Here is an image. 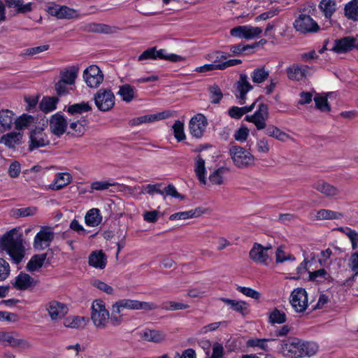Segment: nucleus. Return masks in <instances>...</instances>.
Returning <instances> with one entry per match:
<instances>
[{
  "mask_svg": "<svg viewBox=\"0 0 358 358\" xmlns=\"http://www.w3.org/2000/svg\"><path fill=\"white\" fill-rule=\"evenodd\" d=\"M0 252L10 257L14 264L20 263L25 255V249L20 237L14 236V230L6 232L0 239Z\"/></svg>",
  "mask_w": 358,
  "mask_h": 358,
  "instance_id": "nucleus-1",
  "label": "nucleus"
},
{
  "mask_svg": "<svg viewBox=\"0 0 358 358\" xmlns=\"http://www.w3.org/2000/svg\"><path fill=\"white\" fill-rule=\"evenodd\" d=\"M91 320L97 329H104L108 327L110 319L109 311L106 303L101 299H96L92 303Z\"/></svg>",
  "mask_w": 358,
  "mask_h": 358,
  "instance_id": "nucleus-2",
  "label": "nucleus"
},
{
  "mask_svg": "<svg viewBox=\"0 0 358 358\" xmlns=\"http://www.w3.org/2000/svg\"><path fill=\"white\" fill-rule=\"evenodd\" d=\"M229 154L234 164L238 168L244 169L255 164V156L249 150L241 146H231Z\"/></svg>",
  "mask_w": 358,
  "mask_h": 358,
  "instance_id": "nucleus-3",
  "label": "nucleus"
},
{
  "mask_svg": "<svg viewBox=\"0 0 358 358\" xmlns=\"http://www.w3.org/2000/svg\"><path fill=\"white\" fill-rule=\"evenodd\" d=\"M113 305V310L117 313H123L124 310H152L157 308V306L152 302L141 301L130 299H123L116 301Z\"/></svg>",
  "mask_w": 358,
  "mask_h": 358,
  "instance_id": "nucleus-4",
  "label": "nucleus"
},
{
  "mask_svg": "<svg viewBox=\"0 0 358 358\" xmlns=\"http://www.w3.org/2000/svg\"><path fill=\"white\" fill-rule=\"evenodd\" d=\"M97 108L101 111H108L115 105V97L113 92L109 89H99L94 96Z\"/></svg>",
  "mask_w": 358,
  "mask_h": 358,
  "instance_id": "nucleus-5",
  "label": "nucleus"
},
{
  "mask_svg": "<svg viewBox=\"0 0 358 358\" xmlns=\"http://www.w3.org/2000/svg\"><path fill=\"white\" fill-rule=\"evenodd\" d=\"M54 238L55 233L51 227H42L34 238L33 248L38 251L43 250L50 247Z\"/></svg>",
  "mask_w": 358,
  "mask_h": 358,
  "instance_id": "nucleus-6",
  "label": "nucleus"
},
{
  "mask_svg": "<svg viewBox=\"0 0 358 358\" xmlns=\"http://www.w3.org/2000/svg\"><path fill=\"white\" fill-rule=\"evenodd\" d=\"M289 303L296 313H303L308 307V294L305 289L298 287L290 294Z\"/></svg>",
  "mask_w": 358,
  "mask_h": 358,
  "instance_id": "nucleus-7",
  "label": "nucleus"
},
{
  "mask_svg": "<svg viewBox=\"0 0 358 358\" xmlns=\"http://www.w3.org/2000/svg\"><path fill=\"white\" fill-rule=\"evenodd\" d=\"M44 308L52 321H58L64 318L69 312V308L66 303L56 300L48 301L45 304Z\"/></svg>",
  "mask_w": 358,
  "mask_h": 358,
  "instance_id": "nucleus-8",
  "label": "nucleus"
},
{
  "mask_svg": "<svg viewBox=\"0 0 358 358\" xmlns=\"http://www.w3.org/2000/svg\"><path fill=\"white\" fill-rule=\"evenodd\" d=\"M268 106L264 103H260L254 114L245 117V120L253 123L257 129L262 130L266 127V120L268 119Z\"/></svg>",
  "mask_w": 358,
  "mask_h": 358,
  "instance_id": "nucleus-9",
  "label": "nucleus"
},
{
  "mask_svg": "<svg viewBox=\"0 0 358 358\" xmlns=\"http://www.w3.org/2000/svg\"><path fill=\"white\" fill-rule=\"evenodd\" d=\"M278 352L287 358H300L299 339L289 338L279 344Z\"/></svg>",
  "mask_w": 358,
  "mask_h": 358,
  "instance_id": "nucleus-10",
  "label": "nucleus"
},
{
  "mask_svg": "<svg viewBox=\"0 0 358 358\" xmlns=\"http://www.w3.org/2000/svg\"><path fill=\"white\" fill-rule=\"evenodd\" d=\"M294 28L302 34L317 32L320 29L318 24L310 16L300 15L294 21Z\"/></svg>",
  "mask_w": 358,
  "mask_h": 358,
  "instance_id": "nucleus-11",
  "label": "nucleus"
},
{
  "mask_svg": "<svg viewBox=\"0 0 358 358\" xmlns=\"http://www.w3.org/2000/svg\"><path fill=\"white\" fill-rule=\"evenodd\" d=\"M48 134L43 127H36L29 134V149L32 151L34 149L43 148L50 144Z\"/></svg>",
  "mask_w": 358,
  "mask_h": 358,
  "instance_id": "nucleus-12",
  "label": "nucleus"
},
{
  "mask_svg": "<svg viewBox=\"0 0 358 358\" xmlns=\"http://www.w3.org/2000/svg\"><path fill=\"white\" fill-rule=\"evenodd\" d=\"M262 31V29L258 27L241 25L232 28L230 30V34L233 37L250 40L258 37Z\"/></svg>",
  "mask_w": 358,
  "mask_h": 358,
  "instance_id": "nucleus-13",
  "label": "nucleus"
},
{
  "mask_svg": "<svg viewBox=\"0 0 358 358\" xmlns=\"http://www.w3.org/2000/svg\"><path fill=\"white\" fill-rule=\"evenodd\" d=\"M83 78L88 87L95 88L102 83L103 74L98 66L91 65L84 71Z\"/></svg>",
  "mask_w": 358,
  "mask_h": 358,
  "instance_id": "nucleus-14",
  "label": "nucleus"
},
{
  "mask_svg": "<svg viewBox=\"0 0 358 358\" xmlns=\"http://www.w3.org/2000/svg\"><path fill=\"white\" fill-rule=\"evenodd\" d=\"M207 125L206 117L201 113L196 114L189 121V132L193 137L200 138L203 136Z\"/></svg>",
  "mask_w": 358,
  "mask_h": 358,
  "instance_id": "nucleus-15",
  "label": "nucleus"
},
{
  "mask_svg": "<svg viewBox=\"0 0 358 358\" xmlns=\"http://www.w3.org/2000/svg\"><path fill=\"white\" fill-rule=\"evenodd\" d=\"M311 68L301 64H293L286 69L287 78L291 80L301 81L310 75Z\"/></svg>",
  "mask_w": 358,
  "mask_h": 358,
  "instance_id": "nucleus-16",
  "label": "nucleus"
},
{
  "mask_svg": "<svg viewBox=\"0 0 358 358\" xmlns=\"http://www.w3.org/2000/svg\"><path fill=\"white\" fill-rule=\"evenodd\" d=\"M271 248V246L264 247L261 244L255 243L249 252V257L257 264L267 265L269 258L268 251Z\"/></svg>",
  "mask_w": 358,
  "mask_h": 358,
  "instance_id": "nucleus-17",
  "label": "nucleus"
},
{
  "mask_svg": "<svg viewBox=\"0 0 358 358\" xmlns=\"http://www.w3.org/2000/svg\"><path fill=\"white\" fill-rule=\"evenodd\" d=\"M236 85V96L239 100L240 104H243L245 102L246 94L253 89L252 85L248 80V77L246 74L241 73L239 78L235 84Z\"/></svg>",
  "mask_w": 358,
  "mask_h": 358,
  "instance_id": "nucleus-18",
  "label": "nucleus"
},
{
  "mask_svg": "<svg viewBox=\"0 0 358 358\" xmlns=\"http://www.w3.org/2000/svg\"><path fill=\"white\" fill-rule=\"evenodd\" d=\"M47 11L58 19H73L78 17L77 10L66 6L52 5L48 8Z\"/></svg>",
  "mask_w": 358,
  "mask_h": 358,
  "instance_id": "nucleus-19",
  "label": "nucleus"
},
{
  "mask_svg": "<svg viewBox=\"0 0 358 358\" xmlns=\"http://www.w3.org/2000/svg\"><path fill=\"white\" fill-rule=\"evenodd\" d=\"M171 116V112L169 110L162 111L158 113L145 115L133 118L130 121L132 126H138L143 123H150L162 120H165Z\"/></svg>",
  "mask_w": 358,
  "mask_h": 358,
  "instance_id": "nucleus-20",
  "label": "nucleus"
},
{
  "mask_svg": "<svg viewBox=\"0 0 358 358\" xmlns=\"http://www.w3.org/2000/svg\"><path fill=\"white\" fill-rule=\"evenodd\" d=\"M72 179V176L69 173H57L55 174L54 180L45 189L53 191L60 190L69 185Z\"/></svg>",
  "mask_w": 358,
  "mask_h": 358,
  "instance_id": "nucleus-21",
  "label": "nucleus"
},
{
  "mask_svg": "<svg viewBox=\"0 0 358 358\" xmlns=\"http://www.w3.org/2000/svg\"><path fill=\"white\" fill-rule=\"evenodd\" d=\"M67 124L66 120L59 113L52 115L50 120V130L52 133L57 136H61L65 133L67 129Z\"/></svg>",
  "mask_w": 358,
  "mask_h": 358,
  "instance_id": "nucleus-22",
  "label": "nucleus"
},
{
  "mask_svg": "<svg viewBox=\"0 0 358 358\" xmlns=\"http://www.w3.org/2000/svg\"><path fill=\"white\" fill-rule=\"evenodd\" d=\"M352 36H348L334 41L331 51L337 54H344L353 50Z\"/></svg>",
  "mask_w": 358,
  "mask_h": 358,
  "instance_id": "nucleus-23",
  "label": "nucleus"
},
{
  "mask_svg": "<svg viewBox=\"0 0 358 358\" xmlns=\"http://www.w3.org/2000/svg\"><path fill=\"white\" fill-rule=\"evenodd\" d=\"M37 281L29 274L20 273L15 279L13 286L19 290H26L36 285Z\"/></svg>",
  "mask_w": 358,
  "mask_h": 358,
  "instance_id": "nucleus-24",
  "label": "nucleus"
},
{
  "mask_svg": "<svg viewBox=\"0 0 358 358\" xmlns=\"http://www.w3.org/2000/svg\"><path fill=\"white\" fill-rule=\"evenodd\" d=\"M15 122V114L8 109L0 110V133H3L12 128Z\"/></svg>",
  "mask_w": 358,
  "mask_h": 358,
  "instance_id": "nucleus-25",
  "label": "nucleus"
},
{
  "mask_svg": "<svg viewBox=\"0 0 358 358\" xmlns=\"http://www.w3.org/2000/svg\"><path fill=\"white\" fill-rule=\"evenodd\" d=\"M79 68L78 66H67L59 72V79L68 85H73L78 74Z\"/></svg>",
  "mask_w": 358,
  "mask_h": 358,
  "instance_id": "nucleus-26",
  "label": "nucleus"
},
{
  "mask_svg": "<svg viewBox=\"0 0 358 358\" xmlns=\"http://www.w3.org/2000/svg\"><path fill=\"white\" fill-rule=\"evenodd\" d=\"M89 265L98 269H103L106 267L107 258L102 250L93 251L89 256Z\"/></svg>",
  "mask_w": 358,
  "mask_h": 358,
  "instance_id": "nucleus-27",
  "label": "nucleus"
},
{
  "mask_svg": "<svg viewBox=\"0 0 358 358\" xmlns=\"http://www.w3.org/2000/svg\"><path fill=\"white\" fill-rule=\"evenodd\" d=\"M313 188L326 196L331 197L339 194L338 189L324 180H318L313 185Z\"/></svg>",
  "mask_w": 358,
  "mask_h": 358,
  "instance_id": "nucleus-28",
  "label": "nucleus"
},
{
  "mask_svg": "<svg viewBox=\"0 0 358 358\" xmlns=\"http://www.w3.org/2000/svg\"><path fill=\"white\" fill-rule=\"evenodd\" d=\"M87 127L88 121L83 116L76 120H70L69 128L71 130L72 135L75 136H82L86 131Z\"/></svg>",
  "mask_w": 358,
  "mask_h": 358,
  "instance_id": "nucleus-29",
  "label": "nucleus"
},
{
  "mask_svg": "<svg viewBox=\"0 0 358 358\" xmlns=\"http://www.w3.org/2000/svg\"><path fill=\"white\" fill-rule=\"evenodd\" d=\"M89 319L85 317L78 316V315H70L65 317L63 322V324L65 327L71 329H82L84 328Z\"/></svg>",
  "mask_w": 358,
  "mask_h": 358,
  "instance_id": "nucleus-30",
  "label": "nucleus"
},
{
  "mask_svg": "<svg viewBox=\"0 0 358 358\" xmlns=\"http://www.w3.org/2000/svg\"><path fill=\"white\" fill-rule=\"evenodd\" d=\"M265 129V134L268 136L274 138L279 141L286 142L289 140H293V138L292 136H290L288 134L280 129L276 126L270 124Z\"/></svg>",
  "mask_w": 358,
  "mask_h": 358,
  "instance_id": "nucleus-31",
  "label": "nucleus"
},
{
  "mask_svg": "<svg viewBox=\"0 0 358 358\" xmlns=\"http://www.w3.org/2000/svg\"><path fill=\"white\" fill-rule=\"evenodd\" d=\"M317 350L318 345L316 343L299 340L300 358L314 356Z\"/></svg>",
  "mask_w": 358,
  "mask_h": 358,
  "instance_id": "nucleus-32",
  "label": "nucleus"
},
{
  "mask_svg": "<svg viewBox=\"0 0 358 358\" xmlns=\"http://www.w3.org/2000/svg\"><path fill=\"white\" fill-rule=\"evenodd\" d=\"M194 172L196 176L202 184H206V169L205 166V160L201 155L196 156L194 159Z\"/></svg>",
  "mask_w": 358,
  "mask_h": 358,
  "instance_id": "nucleus-33",
  "label": "nucleus"
},
{
  "mask_svg": "<svg viewBox=\"0 0 358 358\" xmlns=\"http://www.w3.org/2000/svg\"><path fill=\"white\" fill-rule=\"evenodd\" d=\"M22 135L20 132L12 131L3 135L1 137L0 143L10 148H14L20 143Z\"/></svg>",
  "mask_w": 358,
  "mask_h": 358,
  "instance_id": "nucleus-34",
  "label": "nucleus"
},
{
  "mask_svg": "<svg viewBox=\"0 0 358 358\" xmlns=\"http://www.w3.org/2000/svg\"><path fill=\"white\" fill-rule=\"evenodd\" d=\"M143 338L149 342L161 343L166 340V334L164 331L146 329Z\"/></svg>",
  "mask_w": 358,
  "mask_h": 358,
  "instance_id": "nucleus-35",
  "label": "nucleus"
},
{
  "mask_svg": "<svg viewBox=\"0 0 358 358\" xmlns=\"http://www.w3.org/2000/svg\"><path fill=\"white\" fill-rule=\"evenodd\" d=\"M228 172L229 169L227 167L221 166L210 173L209 180L213 185H221L224 184L225 176Z\"/></svg>",
  "mask_w": 358,
  "mask_h": 358,
  "instance_id": "nucleus-36",
  "label": "nucleus"
},
{
  "mask_svg": "<svg viewBox=\"0 0 358 358\" xmlns=\"http://www.w3.org/2000/svg\"><path fill=\"white\" fill-rule=\"evenodd\" d=\"M85 221L89 227H96L102 221L101 212L98 208H92L89 210L85 217Z\"/></svg>",
  "mask_w": 358,
  "mask_h": 358,
  "instance_id": "nucleus-37",
  "label": "nucleus"
},
{
  "mask_svg": "<svg viewBox=\"0 0 358 358\" xmlns=\"http://www.w3.org/2000/svg\"><path fill=\"white\" fill-rule=\"evenodd\" d=\"M46 258L47 254L45 253L34 255L26 266L27 271L30 272L38 271L43 266Z\"/></svg>",
  "mask_w": 358,
  "mask_h": 358,
  "instance_id": "nucleus-38",
  "label": "nucleus"
},
{
  "mask_svg": "<svg viewBox=\"0 0 358 358\" xmlns=\"http://www.w3.org/2000/svg\"><path fill=\"white\" fill-rule=\"evenodd\" d=\"M136 89L129 84H124L119 87L117 94L121 97L122 101L129 103L135 97Z\"/></svg>",
  "mask_w": 358,
  "mask_h": 358,
  "instance_id": "nucleus-39",
  "label": "nucleus"
},
{
  "mask_svg": "<svg viewBox=\"0 0 358 358\" xmlns=\"http://www.w3.org/2000/svg\"><path fill=\"white\" fill-rule=\"evenodd\" d=\"M343 214L329 209H320L316 212L315 219L317 220H339L341 219Z\"/></svg>",
  "mask_w": 358,
  "mask_h": 358,
  "instance_id": "nucleus-40",
  "label": "nucleus"
},
{
  "mask_svg": "<svg viewBox=\"0 0 358 358\" xmlns=\"http://www.w3.org/2000/svg\"><path fill=\"white\" fill-rule=\"evenodd\" d=\"M5 2L8 7L15 8L20 13H27L32 10L31 2L26 4H23L22 0H5Z\"/></svg>",
  "mask_w": 358,
  "mask_h": 358,
  "instance_id": "nucleus-41",
  "label": "nucleus"
},
{
  "mask_svg": "<svg viewBox=\"0 0 358 358\" xmlns=\"http://www.w3.org/2000/svg\"><path fill=\"white\" fill-rule=\"evenodd\" d=\"M275 339L270 338H250L247 341V347L257 348L264 351H268L270 350L268 343L275 341Z\"/></svg>",
  "mask_w": 358,
  "mask_h": 358,
  "instance_id": "nucleus-42",
  "label": "nucleus"
},
{
  "mask_svg": "<svg viewBox=\"0 0 358 358\" xmlns=\"http://www.w3.org/2000/svg\"><path fill=\"white\" fill-rule=\"evenodd\" d=\"M201 210L200 208L192 209L187 211L178 212L173 213L170 215L169 220H187L189 218L196 217L200 216Z\"/></svg>",
  "mask_w": 358,
  "mask_h": 358,
  "instance_id": "nucleus-43",
  "label": "nucleus"
},
{
  "mask_svg": "<svg viewBox=\"0 0 358 358\" xmlns=\"http://www.w3.org/2000/svg\"><path fill=\"white\" fill-rule=\"evenodd\" d=\"M256 101L253 102L251 105L243 107L232 106L228 110L229 115L234 119H239L243 115L248 112L252 111L255 106Z\"/></svg>",
  "mask_w": 358,
  "mask_h": 358,
  "instance_id": "nucleus-44",
  "label": "nucleus"
},
{
  "mask_svg": "<svg viewBox=\"0 0 358 358\" xmlns=\"http://www.w3.org/2000/svg\"><path fill=\"white\" fill-rule=\"evenodd\" d=\"M319 8L325 17L329 19L336 10V4L333 0H322Z\"/></svg>",
  "mask_w": 358,
  "mask_h": 358,
  "instance_id": "nucleus-45",
  "label": "nucleus"
},
{
  "mask_svg": "<svg viewBox=\"0 0 358 358\" xmlns=\"http://www.w3.org/2000/svg\"><path fill=\"white\" fill-rule=\"evenodd\" d=\"M250 76L254 83L260 84L267 80L269 76V71L265 66L257 68L251 73Z\"/></svg>",
  "mask_w": 358,
  "mask_h": 358,
  "instance_id": "nucleus-46",
  "label": "nucleus"
},
{
  "mask_svg": "<svg viewBox=\"0 0 358 358\" xmlns=\"http://www.w3.org/2000/svg\"><path fill=\"white\" fill-rule=\"evenodd\" d=\"M345 15L350 20L358 21V0H352L345 6Z\"/></svg>",
  "mask_w": 358,
  "mask_h": 358,
  "instance_id": "nucleus-47",
  "label": "nucleus"
},
{
  "mask_svg": "<svg viewBox=\"0 0 358 358\" xmlns=\"http://www.w3.org/2000/svg\"><path fill=\"white\" fill-rule=\"evenodd\" d=\"M36 118L30 115L23 114L15 120V127L18 129L30 127L36 124Z\"/></svg>",
  "mask_w": 358,
  "mask_h": 358,
  "instance_id": "nucleus-48",
  "label": "nucleus"
},
{
  "mask_svg": "<svg viewBox=\"0 0 358 358\" xmlns=\"http://www.w3.org/2000/svg\"><path fill=\"white\" fill-rule=\"evenodd\" d=\"M287 320L286 314L278 308L272 310L268 315V322L271 324H283Z\"/></svg>",
  "mask_w": 358,
  "mask_h": 358,
  "instance_id": "nucleus-49",
  "label": "nucleus"
},
{
  "mask_svg": "<svg viewBox=\"0 0 358 358\" xmlns=\"http://www.w3.org/2000/svg\"><path fill=\"white\" fill-rule=\"evenodd\" d=\"M32 347H33L32 343L27 338L20 336V334L19 333H17V335L15 339L14 343H13V346H12V348H17L21 351L29 350L31 349Z\"/></svg>",
  "mask_w": 358,
  "mask_h": 358,
  "instance_id": "nucleus-50",
  "label": "nucleus"
},
{
  "mask_svg": "<svg viewBox=\"0 0 358 358\" xmlns=\"http://www.w3.org/2000/svg\"><path fill=\"white\" fill-rule=\"evenodd\" d=\"M92 31L102 34H113L116 33L119 29L116 27H111L105 24L94 23L90 27Z\"/></svg>",
  "mask_w": 358,
  "mask_h": 358,
  "instance_id": "nucleus-51",
  "label": "nucleus"
},
{
  "mask_svg": "<svg viewBox=\"0 0 358 358\" xmlns=\"http://www.w3.org/2000/svg\"><path fill=\"white\" fill-rule=\"evenodd\" d=\"M57 102L55 97H44L40 103V108L45 113H50L56 109Z\"/></svg>",
  "mask_w": 358,
  "mask_h": 358,
  "instance_id": "nucleus-52",
  "label": "nucleus"
},
{
  "mask_svg": "<svg viewBox=\"0 0 358 358\" xmlns=\"http://www.w3.org/2000/svg\"><path fill=\"white\" fill-rule=\"evenodd\" d=\"M90 110L91 106L87 102H81L69 106L67 112L71 115H80Z\"/></svg>",
  "mask_w": 358,
  "mask_h": 358,
  "instance_id": "nucleus-53",
  "label": "nucleus"
},
{
  "mask_svg": "<svg viewBox=\"0 0 358 358\" xmlns=\"http://www.w3.org/2000/svg\"><path fill=\"white\" fill-rule=\"evenodd\" d=\"M174 137L178 142L185 139L186 136L184 132V123L180 120H176L172 127Z\"/></svg>",
  "mask_w": 358,
  "mask_h": 358,
  "instance_id": "nucleus-54",
  "label": "nucleus"
},
{
  "mask_svg": "<svg viewBox=\"0 0 358 358\" xmlns=\"http://www.w3.org/2000/svg\"><path fill=\"white\" fill-rule=\"evenodd\" d=\"M228 57L227 53L223 51H213L208 54L206 57L207 59L214 64H220L224 62Z\"/></svg>",
  "mask_w": 358,
  "mask_h": 358,
  "instance_id": "nucleus-55",
  "label": "nucleus"
},
{
  "mask_svg": "<svg viewBox=\"0 0 358 358\" xmlns=\"http://www.w3.org/2000/svg\"><path fill=\"white\" fill-rule=\"evenodd\" d=\"M295 257L285 251L283 246L278 248L275 252V262L276 263H282L285 261H294Z\"/></svg>",
  "mask_w": 358,
  "mask_h": 358,
  "instance_id": "nucleus-56",
  "label": "nucleus"
},
{
  "mask_svg": "<svg viewBox=\"0 0 358 358\" xmlns=\"http://www.w3.org/2000/svg\"><path fill=\"white\" fill-rule=\"evenodd\" d=\"M255 45H244L241 44L232 45L229 47V53H227L228 57L233 56L241 55L243 52L246 51L249 48H255Z\"/></svg>",
  "mask_w": 358,
  "mask_h": 358,
  "instance_id": "nucleus-57",
  "label": "nucleus"
},
{
  "mask_svg": "<svg viewBox=\"0 0 358 358\" xmlns=\"http://www.w3.org/2000/svg\"><path fill=\"white\" fill-rule=\"evenodd\" d=\"M256 149L260 154L267 155L271 150L268 140L265 137L258 138L256 141Z\"/></svg>",
  "mask_w": 358,
  "mask_h": 358,
  "instance_id": "nucleus-58",
  "label": "nucleus"
},
{
  "mask_svg": "<svg viewBox=\"0 0 358 358\" xmlns=\"http://www.w3.org/2000/svg\"><path fill=\"white\" fill-rule=\"evenodd\" d=\"M162 187V183L146 185L142 187V193H148L150 195H153L154 193H157L164 196V191L161 189Z\"/></svg>",
  "mask_w": 358,
  "mask_h": 358,
  "instance_id": "nucleus-59",
  "label": "nucleus"
},
{
  "mask_svg": "<svg viewBox=\"0 0 358 358\" xmlns=\"http://www.w3.org/2000/svg\"><path fill=\"white\" fill-rule=\"evenodd\" d=\"M309 279L310 280L322 282L327 280L329 276V273L324 268H321L315 271H309Z\"/></svg>",
  "mask_w": 358,
  "mask_h": 358,
  "instance_id": "nucleus-60",
  "label": "nucleus"
},
{
  "mask_svg": "<svg viewBox=\"0 0 358 358\" xmlns=\"http://www.w3.org/2000/svg\"><path fill=\"white\" fill-rule=\"evenodd\" d=\"M115 185V182H111L107 180H100V181H94L91 184V190L90 191L91 193L93 192L94 190L97 191H103L108 189L110 187L114 186Z\"/></svg>",
  "mask_w": 358,
  "mask_h": 358,
  "instance_id": "nucleus-61",
  "label": "nucleus"
},
{
  "mask_svg": "<svg viewBox=\"0 0 358 358\" xmlns=\"http://www.w3.org/2000/svg\"><path fill=\"white\" fill-rule=\"evenodd\" d=\"M17 331H1V343H5L12 348L15 339L17 335Z\"/></svg>",
  "mask_w": 358,
  "mask_h": 358,
  "instance_id": "nucleus-62",
  "label": "nucleus"
},
{
  "mask_svg": "<svg viewBox=\"0 0 358 358\" xmlns=\"http://www.w3.org/2000/svg\"><path fill=\"white\" fill-rule=\"evenodd\" d=\"M315 106L322 112H329L331 110V107L328 103L327 97L324 96H315L314 98Z\"/></svg>",
  "mask_w": 358,
  "mask_h": 358,
  "instance_id": "nucleus-63",
  "label": "nucleus"
},
{
  "mask_svg": "<svg viewBox=\"0 0 358 358\" xmlns=\"http://www.w3.org/2000/svg\"><path fill=\"white\" fill-rule=\"evenodd\" d=\"M210 99L213 103H217L222 98V93L217 85H213L209 87Z\"/></svg>",
  "mask_w": 358,
  "mask_h": 358,
  "instance_id": "nucleus-64",
  "label": "nucleus"
}]
</instances>
